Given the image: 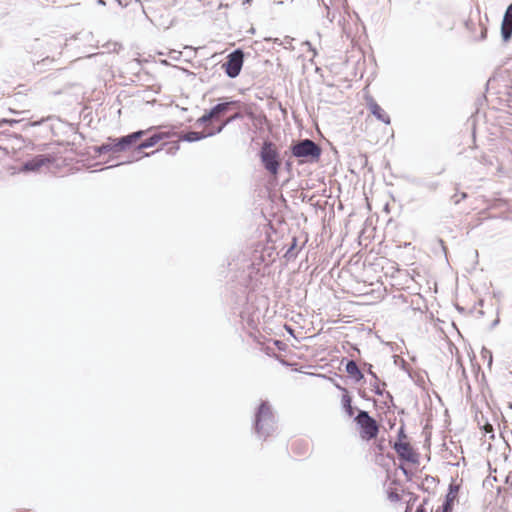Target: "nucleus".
I'll list each match as a JSON object with an SVG mask.
<instances>
[{"label":"nucleus","instance_id":"24","mask_svg":"<svg viewBox=\"0 0 512 512\" xmlns=\"http://www.w3.org/2000/svg\"><path fill=\"white\" fill-rule=\"evenodd\" d=\"M370 384H371V386L373 387V391H374V393H375L376 395L383 396V395H384V393L386 392V391H384V390L380 387V385H379V381H376V380H375V381H374V383H370Z\"/></svg>","mask_w":512,"mask_h":512},{"label":"nucleus","instance_id":"30","mask_svg":"<svg viewBox=\"0 0 512 512\" xmlns=\"http://www.w3.org/2000/svg\"><path fill=\"white\" fill-rule=\"evenodd\" d=\"M388 497L392 501H399L400 500L399 494L397 492H390L388 494Z\"/></svg>","mask_w":512,"mask_h":512},{"label":"nucleus","instance_id":"23","mask_svg":"<svg viewBox=\"0 0 512 512\" xmlns=\"http://www.w3.org/2000/svg\"><path fill=\"white\" fill-rule=\"evenodd\" d=\"M383 396H385V398H386L385 401H384V404L388 408H390L391 406L396 407L395 404H394L393 396H392V394L390 392H388V391L385 392Z\"/></svg>","mask_w":512,"mask_h":512},{"label":"nucleus","instance_id":"17","mask_svg":"<svg viewBox=\"0 0 512 512\" xmlns=\"http://www.w3.org/2000/svg\"><path fill=\"white\" fill-rule=\"evenodd\" d=\"M297 247H298V240L295 236H293L291 238L290 243L287 245V249L283 255L287 261H291L297 257L298 252H299V249Z\"/></svg>","mask_w":512,"mask_h":512},{"label":"nucleus","instance_id":"15","mask_svg":"<svg viewBox=\"0 0 512 512\" xmlns=\"http://www.w3.org/2000/svg\"><path fill=\"white\" fill-rule=\"evenodd\" d=\"M459 492V486L457 484L451 483L448 487V493L445 496V499L441 506L442 512H452L453 504L456 499V496Z\"/></svg>","mask_w":512,"mask_h":512},{"label":"nucleus","instance_id":"25","mask_svg":"<svg viewBox=\"0 0 512 512\" xmlns=\"http://www.w3.org/2000/svg\"><path fill=\"white\" fill-rule=\"evenodd\" d=\"M506 162L509 169L512 170V147L510 145L507 147Z\"/></svg>","mask_w":512,"mask_h":512},{"label":"nucleus","instance_id":"27","mask_svg":"<svg viewBox=\"0 0 512 512\" xmlns=\"http://www.w3.org/2000/svg\"><path fill=\"white\" fill-rule=\"evenodd\" d=\"M398 440L397 441H403V439L406 438L405 429H404V423L400 426L397 433Z\"/></svg>","mask_w":512,"mask_h":512},{"label":"nucleus","instance_id":"33","mask_svg":"<svg viewBox=\"0 0 512 512\" xmlns=\"http://www.w3.org/2000/svg\"><path fill=\"white\" fill-rule=\"evenodd\" d=\"M486 35H487V29L486 28H483L482 29V32H481V39H485L486 38Z\"/></svg>","mask_w":512,"mask_h":512},{"label":"nucleus","instance_id":"29","mask_svg":"<svg viewBox=\"0 0 512 512\" xmlns=\"http://www.w3.org/2000/svg\"><path fill=\"white\" fill-rule=\"evenodd\" d=\"M178 150H179V144H178V142H176L168 148L167 152L170 154H175Z\"/></svg>","mask_w":512,"mask_h":512},{"label":"nucleus","instance_id":"19","mask_svg":"<svg viewBox=\"0 0 512 512\" xmlns=\"http://www.w3.org/2000/svg\"><path fill=\"white\" fill-rule=\"evenodd\" d=\"M359 363L361 365V370L364 372H366L367 374H369L374 380L376 381H379V378L377 376V374L375 372H373V366L366 362L365 360H363L361 357L359 359Z\"/></svg>","mask_w":512,"mask_h":512},{"label":"nucleus","instance_id":"2","mask_svg":"<svg viewBox=\"0 0 512 512\" xmlns=\"http://www.w3.org/2000/svg\"><path fill=\"white\" fill-rule=\"evenodd\" d=\"M148 130H138L128 135L121 136L118 138H108L105 143L95 146L94 151L97 155L106 153H118L126 151L142 139L147 134Z\"/></svg>","mask_w":512,"mask_h":512},{"label":"nucleus","instance_id":"9","mask_svg":"<svg viewBox=\"0 0 512 512\" xmlns=\"http://www.w3.org/2000/svg\"><path fill=\"white\" fill-rule=\"evenodd\" d=\"M240 106L241 102L239 100H230L228 98H224L221 102L217 103L211 108L214 121L221 120L224 116L228 115L235 109H238Z\"/></svg>","mask_w":512,"mask_h":512},{"label":"nucleus","instance_id":"7","mask_svg":"<svg viewBox=\"0 0 512 512\" xmlns=\"http://www.w3.org/2000/svg\"><path fill=\"white\" fill-rule=\"evenodd\" d=\"M349 346L350 349L353 350V353H351L350 350L348 351L351 359L346 360L345 371L351 380L355 383H359L364 379V373L361 370V365L359 363L360 349L353 344H349Z\"/></svg>","mask_w":512,"mask_h":512},{"label":"nucleus","instance_id":"6","mask_svg":"<svg viewBox=\"0 0 512 512\" xmlns=\"http://www.w3.org/2000/svg\"><path fill=\"white\" fill-rule=\"evenodd\" d=\"M243 63L244 52L242 49L237 48L227 55L225 62L222 64V68L229 78L234 79L239 76Z\"/></svg>","mask_w":512,"mask_h":512},{"label":"nucleus","instance_id":"22","mask_svg":"<svg viewBox=\"0 0 512 512\" xmlns=\"http://www.w3.org/2000/svg\"><path fill=\"white\" fill-rule=\"evenodd\" d=\"M468 197V194L466 192H462L460 194L458 193H455L452 197H451V200L453 201V203L455 205L459 204L461 200H464Z\"/></svg>","mask_w":512,"mask_h":512},{"label":"nucleus","instance_id":"5","mask_svg":"<svg viewBox=\"0 0 512 512\" xmlns=\"http://www.w3.org/2000/svg\"><path fill=\"white\" fill-rule=\"evenodd\" d=\"M354 421L361 428L360 436L362 439L371 440L377 437L379 433V425L367 411L358 410Z\"/></svg>","mask_w":512,"mask_h":512},{"label":"nucleus","instance_id":"11","mask_svg":"<svg viewBox=\"0 0 512 512\" xmlns=\"http://www.w3.org/2000/svg\"><path fill=\"white\" fill-rule=\"evenodd\" d=\"M53 158L47 154H38L26 160L21 167L23 172H36L44 165L51 163Z\"/></svg>","mask_w":512,"mask_h":512},{"label":"nucleus","instance_id":"16","mask_svg":"<svg viewBox=\"0 0 512 512\" xmlns=\"http://www.w3.org/2000/svg\"><path fill=\"white\" fill-rule=\"evenodd\" d=\"M241 108L242 105L238 109H235L234 111L230 112L231 114L225 120H223L222 123L216 129H214L216 134L221 133L228 124L243 118Z\"/></svg>","mask_w":512,"mask_h":512},{"label":"nucleus","instance_id":"39","mask_svg":"<svg viewBox=\"0 0 512 512\" xmlns=\"http://www.w3.org/2000/svg\"><path fill=\"white\" fill-rule=\"evenodd\" d=\"M404 413H405L404 409H400V410L398 411V414H404Z\"/></svg>","mask_w":512,"mask_h":512},{"label":"nucleus","instance_id":"34","mask_svg":"<svg viewBox=\"0 0 512 512\" xmlns=\"http://www.w3.org/2000/svg\"><path fill=\"white\" fill-rule=\"evenodd\" d=\"M335 387L341 390L344 393V390H347L345 387H342L340 384H335Z\"/></svg>","mask_w":512,"mask_h":512},{"label":"nucleus","instance_id":"20","mask_svg":"<svg viewBox=\"0 0 512 512\" xmlns=\"http://www.w3.org/2000/svg\"><path fill=\"white\" fill-rule=\"evenodd\" d=\"M210 121H214V116L211 109L206 111L200 118H198L196 124L201 126L207 124Z\"/></svg>","mask_w":512,"mask_h":512},{"label":"nucleus","instance_id":"37","mask_svg":"<svg viewBox=\"0 0 512 512\" xmlns=\"http://www.w3.org/2000/svg\"><path fill=\"white\" fill-rule=\"evenodd\" d=\"M499 323V319H496L492 323V327H495Z\"/></svg>","mask_w":512,"mask_h":512},{"label":"nucleus","instance_id":"26","mask_svg":"<svg viewBox=\"0 0 512 512\" xmlns=\"http://www.w3.org/2000/svg\"><path fill=\"white\" fill-rule=\"evenodd\" d=\"M17 123H18V120H15V119H8V118L0 119V127L4 126L5 124L13 126L14 124H17Z\"/></svg>","mask_w":512,"mask_h":512},{"label":"nucleus","instance_id":"1","mask_svg":"<svg viewBox=\"0 0 512 512\" xmlns=\"http://www.w3.org/2000/svg\"><path fill=\"white\" fill-rule=\"evenodd\" d=\"M252 430L259 440L266 441L277 430V417L268 400H262L256 407Z\"/></svg>","mask_w":512,"mask_h":512},{"label":"nucleus","instance_id":"12","mask_svg":"<svg viewBox=\"0 0 512 512\" xmlns=\"http://www.w3.org/2000/svg\"><path fill=\"white\" fill-rule=\"evenodd\" d=\"M366 105L369 109L370 113L379 121L383 122L386 125L391 123L390 116L382 109V107L373 99V97L369 96L366 98Z\"/></svg>","mask_w":512,"mask_h":512},{"label":"nucleus","instance_id":"32","mask_svg":"<svg viewBox=\"0 0 512 512\" xmlns=\"http://www.w3.org/2000/svg\"><path fill=\"white\" fill-rule=\"evenodd\" d=\"M415 512H427L426 511V508L424 507V504H421L419 505L417 508H416V511Z\"/></svg>","mask_w":512,"mask_h":512},{"label":"nucleus","instance_id":"38","mask_svg":"<svg viewBox=\"0 0 512 512\" xmlns=\"http://www.w3.org/2000/svg\"><path fill=\"white\" fill-rule=\"evenodd\" d=\"M400 468H401V470L403 471V473L407 476V475H408V471H407V469H405V468H404V467H402V466H401Z\"/></svg>","mask_w":512,"mask_h":512},{"label":"nucleus","instance_id":"8","mask_svg":"<svg viewBox=\"0 0 512 512\" xmlns=\"http://www.w3.org/2000/svg\"><path fill=\"white\" fill-rule=\"evenodd\" d=\"M165 137V134L162 132H155L146 139L142 140L139 144L135 146L133 150V158L135 160H140L143 157H148L150 154L144 153L143 150L147 148H151L155 146L158 142H160Z\"/></svg>","mask_w":512,"mask_h":512},{"label":"nucleus","instance_id":"13","mask_svg":"<svg viewBox=\"0 0 512 512\" xmlns=\"http://www.w3.org/2000/svg\"><path fill=\"white\" fill-rule=\"evenodd\" d=\"M501 37L504 42H508L512 37V3L507 7L502 19Z\"/></svg>","mask_w":512,"mask_h":512},{"label":"nucleus","instance_id":"18","mask_svg":"<svg viewBox=\"0 0 512 512\" xmlns=\"http://www.w3.org/2000/svg\"><path fill=\"white\" fill-rule=\"evenodd\" d=\"M342 408L344 409L345 413L352 417L355 412V408L352 406V397L349 395L348 390H344V394L342 395Z\"/></svg>","mask_w":512,"mask_h":512},{"label":"nucleus","instance_id":"14","mask_svg":"<svg viewBox=\"0 0 512 512\" xmlns=\"http://www.w3.org/2000/svg\"><path fill=\"white\" fill-rule=\"evenodd\" d=\"M216 135V132L215 130H209L207 132L205 131H201V132H198V131H188V132H181L179 134V137L178 139L180 141H185V142H196V141H200L202 139H205V138H208V137H212Z\"/></svg>","mask_w":512,"mask_h":512},{"label":"nucleus","instance_id":"3","mask_svg":"<svg viewBox=\"0 0 512 512\" xmlns=\"http://www.w3.org/2000/svg\"><path fill=\"white\" fill-rule=\"evenodd\" d=\"M290 152L299 159V163H316L321 157L322 149L313 140L305 138L292 142Z\"/></svg>","mask_w":512,"mask_h":512},{"label":"nucleus","instance_id":"35","mask_svg":"<svg viewBox=\"0 0 512 512\" xmlns=\"http://www.w3.org/2000/svg\"><path fill=\"white\" fill-rule=\"evenodd\" d=\"M97 4L101 5V6H105L106 2H105V0H97Z\"/></svg>","mask_w":512,"mask_h":512},{"label":"nucleus","instance_id":"4","mask_svg":"<svg viewBox=\"0 0 512 512\" xmlns=\"http://www.w3.org/2000/svg\"><path fill=\"white\" fill-rule=\"evenodd\" d=\"M259 158L264 169L269 174L276 176L281 167V158L276 145L270 141L265 140L259 151Z\"/></svg>","mask_w":512,"mask_h":512},{"label":"nucleus","instance_id":"36","mask_svg":"<svg viewBox=\"0 0 512 512\" xmlns=\"http://www.w3.org/2000/svg\"><path fill=\"white\" fill-rule=\"evenodd\" d=\"M358 393H359V395H360L362 398H366V394H365V392H364V391L359 390V392H358Z\"/></svg>","mask_w":512,"mask_h":512},{"label":"nucleus","instance_id":"28","mask_svg":"<svg viewBox=\"0 0 512 512\" xmlns=\"http://www.w3.org/2000/svg\"><path fill=\"white\" fill-rule=\"evenodd\" d=\"M436 243L437 245L439 246V248L444 252V254L446 255L447 251H446V246H445V243L444 241L441 239V238H437L436 239Z\"/></svg>","mask_w":512,"mask_h":512},{"label":"nucleus","instance_id":"21","mask_svg":"<svg viewBox=\"0 0 512 512\" xmlns=\"http://www.w3.org/2000/svg\"><path fill=\"white\" fill-rule=\"evenodd\" d=\"M481 356L483 359H487V364L490 367L493 362L492 352L489 349L483 347L481 351Z\"/></svg>","mask_w":512,"mask_h":512},{"label":"nucleus","instance_id":"31","mask_svg":"<svg viewBox=\"0 0 512 512\" xmlns=\"http://www.w3.org/2000/svg\"><path fill=\"white\" fill-rule=\"evenodd\" d=\"M429 189H431V191H435L438 187V183L437 182H430V183H427L426 185Z\"/></svg>","mask_w":512,"mask_h":512},{"label":"nucleus","instance_id":"10","mask_svg":"<svg viewBox=\"0 0 512 512\" xmlns=\"http://www.w3.org/2000/svg\"><path fill=\"white\" fill-rule=\"evenodd\" d=\"M393 449L398 457L406 462L416 464L419 461L418 454L414 452L409 443L403 441H396L393 444Z\"/></svg>","mask_w":512,"mask_h":512}]
</instances>
